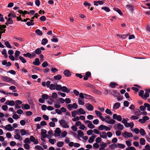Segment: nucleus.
<instances>
[{
    "label": "nucleus",
    "mask_w": 150,
    "mask_h": 150,
    "mask_svg": "<svg viewBox=\"0 0 150 150\" xmlns=\"http://www.w3.org/2000/svg\"><path fill=\"white\" fill-rule=\"evenodd\" d=\"M100 137L104 139L107 138V134L105 132H102L100 133Z\"/></svg>",
    "instance_id": "14"
},
{
    "label": "nucleus",
    "mask_w": 150,
    "mask_h": 150,
    "mask_svg": "<svg viewBox=\"0 0 150 150\" xmlns=\"http://www.w3.org/2000/svg\"><path fill=\"white\" fill-rule=\"evenodd\" d=\"M8 102H9V105L10 106H13L15 104V103L13 100L9 101Z\"/></svg>",
    "instance_id": "55"
},
{
    "label": "nucleus",
    "mask_w": 150,
    "mask_h": 150,
    "mask_svg": "<svg viewBox=\"0 0 150 150\" xmlns=\"http://www.w3.org/2000/svg\"><path fill=\"white\" fill-rule=\"evenodd\" d=\"M140 143L142 145H144L145 144V141L143 138H141L140 139Z\"/></svg>",
    "instance_id": "30"
},
{
    "label": "nucleus",
    "mask_w": 150,
    "mask_h": 150,
    "mask_svg": "<svg viewBox=\"0 0 150 150\" xmlns=\"http://www.w3.org/2000/svg\"><path fill=\"white\" fill-rule=\"evenodd\" d=\"M5 45L6 46V47L9 48H12V47L11 45L9 44V42L8 41H6L5 42Z\"/></svg>",
    "instance_id": "35"
},
{
    "label": "nucleus",
    "mask_w": 150,
    "mask_h": 150,
    "mask_svg": "<svg viewBox=\"0 0 150 150\" xmlns=\"http://www.w3.org/2000/svg\"><path fill=\"white\" fill-rule=\"evenodd\" d=\"M15 57L16 58L18 57L20 54V52L18 50L16 51L15 52Z\"/></svg>",
    "instance_id": "46"
},
{
    "label": "nucleus",
    "mask_w": 150,
    "mask_h": 150,
    "mask_svg": "<svg viewBox=\"0 0 150 150\" xmlns=\"http://www.w3.org/2000/svg\"><path fill=\"white\" fill-rule=\"evenodd\" d=\"M47 132V131L46 130L43 129H41V135L42 137L44 138L46 137H47L46 136Z\"/></svg>",
    "instance_id": "10"
},
{
    "label": "nucleus",
    "mask_w": 150,
    "mask_h": 150,
    "mask_svg": "<svg viewBox=\"0 0 150 150\" xmlns=\"http://www.w3.org/2000/svg\"><path fill=\"white\" fill-rule=\"evenodd\" d=\"M96 136L95 134H93L92 136L90 137L89 140H88V142L90 143H91L94 141L95 139L96 138Z\"/></svg>",
    "instance_id": "6"
},
{
    "label": "nucleus",
    "mask_w": 150,
    "mask_h": 150,
    "mask_svg": "<svg viewBox=\"0 0 150 150\" xmlns=\"http://www.w3.org/2000/svg\"><path fill=\"white\" fill-rule=\"evenodd\" d=\"M23 55L25 57H28L29 58H30L31 57V54L29 52H27L26 54H24Z\"/></svg>",
    "instance_id": "40"
},
{
    "label": "nucleus",
    "mask_w": 150,
    "mask_h": 150,
    "mask_svg": "<svg viewBox=\"0 0 150 150\" xmlns=\"http://www.w3.org/2000/svg\"><path fill=\"white\" fill-rule=\"evenodd\" d=\"M56 141V140L55 139H50L49 140V142L52 144H54Z\"/></svg>",
    "instance_id": "33"
},
{
    "label": "nucleus",
    "mask_w": 150,
    "mask_h": 150,
    "mask_svg": "<svg viewBox=\"0 0 150 150\" xmlns=\"http://www.w3.org/2000/svg\"><path fill=\"white\" fill-rule=\"evenodd\" d=\"M24 142L25 143V144H27V143L30 144V139L28 138H26L25 139L24 141Z\"/></svg>",
    "instance_id": "42"
},
{
    "label": "nucleus",
    "mask_w": 150,
    "mask_h": 150,
    "mask_svg": "<svg viewBox=\"0 0 150 150\" xmlns=\"http://www.w3.org/2000/svg\"><path fill=\"white\" fill-rule=\"evenodd\" d=\"M67 134V132L65 131H64L61 133V136L62 137H64L66 136Z\"/></svg>",
    "instance_id": "47"
},
{
    "label": "nucleus",
    "mask_w": 150,
    "mask_h": 150,
    "mask_svg": "<svg viewBox=\"0 0 150 150\" xmlns=\"http://www.w3.org/2000/svg\"><path fill=\"white\" fill-rule=\"evenodd\" d=\"M118 85L115 82H111L110 83V86L112 88H115L116 86H118Z\"/></svg>",
    "instance_id": "15"
},
{
    "label": "nucleus",
    "mask_w": 150,
    "mask_h": 150,
    "mask_svg": "<svg viewBox=\"0 0 150 150\" xmlns=\"http://www.w3.org/2000/svg\"><path fill=\"white\" fill-rule=\"evenodd\" d=\"M49 97V96L46 94H44L42 96V98L44 100L48 99Z\"/></svg>",
    "instance_id": "25"
},
{
    "label": "nucleus",
    "mask_w": 150,
    "mask_h": 150,
    "mask_svg": "<svg viewBox=\"0 0 150 150\" xmlns=\"http://www.w3.org/2000/svg\"><path fill=\"white\" fill-rule=\"evenodd\" d=\"M71 132L74 137L77 138L79 140H81V139L79 137V136H78V135L76 133L73 132Z\"/></svg>",
    "instance_id": "51"
},
{
    "label": "nucleus",
    "mask_w": 150,
    "mask_h": 150,
    "mask_svg": "<svg viewBox=\"0 0 150 150\" xmlns=\"http://www.w3.org/2000/svg\"><path fill=\"white\" fill-rule=\"evenodd\" d=\"M54 78L55 80H59L62 78V76L60 74L55 76H54Z\"/></svg>",
    "instance_id": "21"
},
{
    "label": "nucleus",
    "mask_w": 150,
    "mask_h": 150,
    "mask_svg": "<svg viewBox=\"0 0 150 150\" xmlns=\"http://www.w3.org/2000/svg\"><path fill=\"white\" fill-rule=\"evenodd\" d=\"M26 132H27L25 130L23 129H21L20 130V132L21 133V135L22 136H23L26 134H28Z\"/></svg>",
    "instance_id": "31"
},
{
    "label": "nucleus",
    "mask_w": 150,
    "mask_h": 150,
    "mask_svg": "<svg viewBox=\"0 0 150 150\" xmlns=\"http://www.w3.org/2000/svg\"><path fill=\"white\" fill-rule=\"evenodd\" d=\"M7 22H8L9 23H9V24H13V21L11 18H10L8 19V20H7Z\"/></svg>",
    "instance_id": "45"
},
{
    "label": "nucleus",
    "mask_w": 150,
    "mask_h": 150,
    "mask_svg": "<svg viewBox=\"0 0 150 150\" xmlns=\"http://www.w3.org/2000/svg\"><path fill=\"white\" fill-rule=\"evenodd\" d=\"M125 150H136V149L134 147L131 146L126 148Z\"/></svg>",
    "instance_id": "64"
},
{
    "label": "nucleus",
    "mask_w": 150,
    "mask_h": 150,
    "mask_svg": "<svg viewBox=\"0 0 150 150\" xmlns=\"http://www.w3.org/2000/svg\"><path fill=\"white\" fill-rule=\"evenodd\" d=\"M95 112L98 116H99L100 117L102 115V113L99 111L96 110Z\"/></svg>",
    "instance_id": "58"
},
{
    "label": "nucleus",
    "mask_w": 150,
    "mask_h": 150,
    "mask_svg": "<svg viewBox=\"0 0 150 150\" xmlns=\"http://www.w3.org/2000/svg\"><path fill=\"white\" fill-rule=\"evenodd\" d=\"M78 114V111L76 110H74L71 112L72 116L73 117H75L76 115Z\"/></svg>",
    "instance_id": "28"
},
{
    "label": "nucleus",
    "mask_w": 150,
    "mask_h": 150,
    "mask_svg": "<svg viewBox=\"0 0 150 150\" xmlns=\"http://www.w3.org/2000/svg\"><path fill=\"white\" fill-rule=\"evenodd\" d=\"M46 17L45 16H42L40 18V20L42 22L45 21L46 20Z\"/></svg>",
    "instance_id": "50"
},
{
    "label": "nucleus",
    "mask_w": 150,
    "mask_h": 150,
    "mask_svg": "<svg viewBox=\"0 0 150 150\" xmlns=\"http://www.w3.org/2000/svg\"><path fill=\"white\" fill-rule=\"evenodd\" d=\"M56 85V83H55L54 84H51L49 88L51 90H55V89Z\"/></svg>",
    "instance_id": "20"
},
{
    "label": "nucleus",
    "mask_w": 150,
    "mask_h": 150,
    "mask_svg": "<svg viewBox=\"0 0 150 150\" xmlns=\"http://www.w3.org/2000/svg\"><path fill=\"white\" fill-rule=\"evenodd\" d=\"M120 104L119 103H116L114 104L113 106V108L116 109L118 108L120 106Z\"/></svg>",
    "instance_id": "13"
},
{
    "label": "nucleus",
    "mask_w": 150,
    "mask_h": 150,
    "mask_svg": "<svg viewBox=\"0 0 150 150\" xmlns=\"http://www.w3.org/2000/svg\"><path fill=\"white\" fill-rule=\"evenodd\" d=\"M33 64L36 66H39L40 64L39 59L38 58H36L35 59V61L33 62Z\"/></svg>",
    "instance_id": "11"
},
{
    "label": "nucleus",
    "mask_w": 150,
    "mask_h": 150,
    "mask_svg": "<svg viewBox=\"0 0 150 150\" xmlns=\"http://www.w3.org/2000/svg\"><path fill=\"white\" fill-rule=\"evenodd\" d=\"M48 42V40L47 39L45 38L43 39L41 42V44L42 45H45Z\"/></svg>",
    "instance_id": "24"
},
{
    "label": "nucleus",
    "mask_w": 150,
    "mask_h": 150,
    "mask_svg": "<svg viewBox=\"0 0 150 150\" xmlns=\"http://www.w3.org/2000/svg\"><path fill=\"white\" fill-rule=\"evenodd\" d=\"M61 90L63 92H67L69 93L70 92V90L68 89L65 86H63L62 87Z\"/></svg>",
    "instance_id": "8"
},
{
    "label": "nucleus",
    "mask_w": 150,
    "mask_h": 150,
    "mask_svg": "<svg viewBox=\"0 0 150 150\" xmlns=\"http://www.w3.org/2000/svg\"><path fill=\"white\" fill-rule=\"evenodd\" d=\"M35 33L40 36H41L43 34L42 33L40 29L36 30L35 31Z\"/></svg>",
    "instance_id": "23"
},
{
    "label": "nucleus",
    "mask_w": 150,
    "mask_h": 150,
    "mask_svg": "<svg viewBox=\"0 0 150 150\" xmlns=\"http://www.w3.org/2000/svg\"><path fill=\"white\" fill-rule=\"evenodd\" d=\"M1 79L3 81L11 83L13 84L15 83V81L14 80L10 78L7 76H2L1 77Z\"/></svg>",
    "instance_id": "1"
},
{
    "label": "nucleus",
    "mask_w": 150,
    "mask_h": 150,
    "mask_svg": "<svg viewBox=\"0 0 150 150\" xmlns=\"http://www.w3.org/2000/svg\"><path fill=\"white\" fill-rule=\"evenodd\" d=\"M54 132H55L54 136L57 137L59 136L61 132L60 129L58 127L57 128Z\"/></svg>",
    "instance_id": "5"
},
{
    "label": "nucleus",
    "mask_w": 150,
    "mask_h": 150,
    "mask_svg": "<svg viewBox=\"0 0 150 150\" xmlns=\"http://www.w3.org/2000/svg\"><path fill=\"white\" fill-rule=\"evenodd\" d=\"M144 105L145 107L147 108V110L150 111V105L147 103H145Z\"/></svg>",
    "instance_id": "41"
},
{
    "label": "nucleus",
    "mask_w": 150,
    "mask_h": 150,
    "mask_svg": "<svg viewBox=\"0 0 150 150\" xmlns=\"http://www.w3.org/2000/svg\"><path fill=\"white\" fill-rule=\"evenodd\" d=\"M122 135L125 138H127L126 136L128 137H133V135L132 133L127 131H125L124 133H122Z\"/></svg>",
    "instance_id": "4"
},
{
    "label": "nucleus",
    "mask_w": 150,
    "mask_h": 150,
    "mask_svg": "<svg viewBox=\"0 0 150 150\" xmlns=\"http://www.w3.org/2000/svg\"><path fill=\"white\" fill-rule=\"evenodd\" d=\"M88 126L90 129H93L95 127V126L92 124L91 122L89 124H88Z\"/></svg>",
    "instance_id": "38"
},
{
    "label": "nucleus",
    "mask_w": 150,
    "mask_h": 150,
    "mask_svg": "<svg viewBox=\"0 0 150 150\" xmlns=\"http://www.w3.org/2000/svg\"><path fill=\"white\" fill-rule=\"evenodd\" d=\"M113 96H114L117 97V96L118 95H120V93L117 92L116 91H113Z\"/></svg>",
    "instance_id": "43"
},
{
    "label": "nucleus",
    "mask_w": 150,
    "mask_h": 150,
    "mask_svg": "<svg viewBox=\"0 0 150 150\" xmlns=\"http://www.w3.org/2000/svg\"><path fill=\"white\" fill-rule=\"evenodd\" d=\"M123 104L125 106L127 107L129 106V103L127 101H125L124 102Z\"/></svg>",
    "instance_id": "60"
},
{
    "label": "nucleus",
    "mask_w": 150,
    "mask_h": 150,
    "mask_svg": "<svg viewBox=\"0 0 150 150\" xmlns=\"http://www.w3.org/2000/svg\"><path fill=\"white\" fill-rule=\"evenodd\" d=\"M144 93V91L142 90H141L139 92V95L140 96L143 97Z\"/></svg>",
    "instance_id": "53"
},
{
    "label": "nucleus",
    "mask_w": 150,
    "mask_h": 150,
    "mask_svg": "<svg viewBox=\"0 0 150 150\" xmlns=\"http://www.w3.org/2000/svg\"><path fill=\"white\" fill-rule=\"evenodd\" d=\"M117 145L119 148L120 149H123L125 147V145L121 144L118 143L117 144Z\"/></svg>",
    "instance_id": "48"
},
{
    "label": "nucleus",
    "mask_w": 150,
    "mask_h": 150,
    "mask_svg": "<svg viewBox=\"0 0 150 150\" xmlns=\"http://www.w3.org/2000/svg\"><path fill=\"white\" fill-rule=\"evenodd\" d=\"M2 109L4 111H6L8 109V107L6 105H3L2 107Z\"/></svg>",
    "instance_id": "62"
},
{
    "label": "nucleus",
    "mask_w": 150,
    "mask_h": 150,
    "mask_svg": "<svg viewBox=\"0 0 150 150\" xmlns=\"http://www.w3.org/2000/svg\"><path fill=\"white\" fill-rule=\"evenodd\" d=\"M86 108L89 111H92L93 110V107L91 105L89 104L87 106Z\"/></svg>",
    "instance_id": "29"
},
{
    "label": "nucleus",
    "mask_w": 150,
    "mask_h": 150,
    "mask_svg": "<svg viewBox=\"0 0 150 150\" xmlns=\"http://www.w3.org/2000/svg\"><path fill=\"white\" fill-rule=\"evenodd\" d=\"M59 122L60 125L64 128H69V126L68 125L67 122L64 120H62L59 121Z\"/></svg>",
    "instance_id": "2"
},
{
    "label": "nucleus",
    "mask_w": 150,
    "mask_h": 150,
    "mask_svg": "<svg viewBox=\"0 0 150 150\" xmlns=\"http://www.w3.org/2000/svg\"><path fill=\"white\" fill-rule=\"evenodd\" d=\"M113 127L115 129H119L121 130H122L124 129V127L121 124L118 123L115 124L114 126Z\"/></svg>",
    "instance_id": "3"
},
{
    "label": "nucleus",
    "mask_w": 150,
    "mask_h": 150,
    "mask_svg": "<svg viewBox=\"0 0 150 150\" xmlns=\"http://www.w3.org/2000/svg\"><path fill=\"white\" fill-rule=\"evenodd\" d=\"M48 66V64L47 62L45 61L42 64V66L43 67H45Z\"/></svg>",
    "instance_id": "56"
},
{
    "label": "nucleus",
    "mask_w": 150,
    "mask_h": 150,
    "mask_svg": "<svg viewBox=\"0 0 150 150\" xmlns=\"http://www.w3.org/2000/svg\"><path fill=\"white\" fill-rule=\"evenodd\" d=\"M30 106L27 104H25V105L23 104L22 105V108L23 110H27L30 109Z\"/></svg>",
    "instance_id": "9"
},
{
    "label": "nucleus",
    "mask_w": 150,
    "mask_h": 150,
    "mask_svg": "<svg viewBox=\"0 0 150 150\" xmlns=\"http://www.w3.org/2000/svg\"><path fill=\"white\" fill-rule=\"evenodd\" d=\"M139 132L140 134L142 136L145 135L146 134L143 128L140 129L139 130Z\"/></svg>",
    "instance_id": "19"
},
{
    "label": "nucleus",
    "mask_w": 150,
    "mask_h": 150,
    "mask_svg": "<svg viewBox=\"0 0 150 150\" xmlns=\"http://www.w3.org/2000/svg\"><path fill=\"white\" fill-rule=\"evenodd\" d=\"M105 112L106 113H107V114H110V115H112V112L110 110H109L108 109H107L105 110Z\"/></svg>",
    "instance_id": "63"
},
{
    "label": "nucleus",
    "mask_w": 150,
    "mask_h": 150,
    "mask_svg": "<svg viewBox=\"0 0 150 150\" xmlns=\"http://www.w3.org/2000/svg\"><path fill=\"white\" fill-rule=\"evenodd\" d=\"M19 58L21 61L22 63H25L26 62V61L25 59V58L22 57L21 56H19Z\"/></svg>",
    "instance_id": "27"
},
{
    "label": "nucleus",
    "mask_w": 150,
    "mask_h": 150,
    "mask_svg": "<svg viewBox=\"0 0 150 150\" xmlns=\"http://www.w3.org/2000/svg\"><path fill=\"white\" fill-rule=\"evenodd\" d=\"M101 9L104 10L107 12H109L110 11L109 8L107 7H103L101 8Z\"/></svg>",
    "instance_id": "39"
},
{
    "label": "nucleus",
    "mask_w": 150,
    "mask_h": 150,
    "mask_svg": "<svg viewBox=\"0 0 150 150\" xmlns=\"http://www.w3.org/2000/svg\"><path fill=\"white\" fill-rule=\"evenodd\" d=\"M84 95L85 96V98L86 99H90L92 96L90 95H88L86 94H84Z\"/></svg>",
    "instance_id": "49"
},
{
    "label": "nucleus",
    "mask_w": 150,
    "mask_h": 150,
    "mask_svg": "<svg viewBox=\"0 0 150 150\" xmlns=\"http://www.w3.org/2000/svg\"><path fill=\"white\" fill-rule=\"evenodd\" d=\"M78 135L79 137H81L84 135V134L82 131L81 130H79L78 131Z\"/></svg>",
    "instance_id": "32"
},
{
    "label": "nucleus",
    "mask_w": 150,
    "mask_h": 150,
    "mask_svg": "<svg viewBox=\"0 0 150 150\" xmlns=\"http://www.w3.org/2000/svg\"><path fill=\"white\" fill-rule=\"evenodd\" d=\"M35 148L38 150H44L43 148L39 145H37L35 146Z\"/></svg>",
    "instance_id": "52"
},
{
    "label": "nucleus",
    "mask_w": 150,
    "mask_h": 150,
    "mask_svg": "<svg viewBox=\"0 0 150 150\" xmlns=\"http://www.w3.org/2000/svg\"><path fill=\"white\" fill-rule=\"evenodd\" d=\"M64 144L63 142H57V145L59 147H61L63 146Z\"/></svg>",
    "instance_id": "37"
},
{
    "label": "nucleus",
    "mask_w": 150,
    "mask_h": 150,
    "mask_svg": "<svg viewBox=\"0 0 150 150\" xmlns=\"http://www.w3.org/2000/svg\"><path fill=\"white\" fill-rule=\"evenodd\" d=\"M30 145L28 144H25L24 145V147L27 150L30 149Z\"/></svg>",
    "instance_id": "54"
},
{
    "label": "nucleus",
    "mask_w": 150,
    "mask_h": 150,
    "mask_svg": "<svg viewBox=\"0 0 150 150\" xmlns=\"http://www.w3.org/2000/svg\"><path fill=\"white\" fill-rule=\"evenodd\" d=\"M143 119L145 123L146 120H149V117L147 116H144L143 117Z\"/></svg>",
    "instance_id": "61"
},
{
    "label": "nucleus",
    "mask_w": 150,
    "mask_h": 150,
    "mask_svg": "<svg viewBox=\"0 0 150 150\" xmlns=\"http://www.w3.org/2000/svg\"><path fill=\"white\" fill-rule=\"evenodd\" d=\"M64 74L67 77H69L71 75L70 72L68 70H65L64 72Z\"/></svg>",
    "instance_id": "12"
},
{
    "label": "nucleus",
    "mask_w": 150,
    "mask_h": 150,
    "mask_svg": "<svg viewBox=\"0 0 150 150\" xmlns=\"http://www.w3.org/2000/svg\"><path fill=\"white\" fill-rule=\"evenodd\" d=\"M56 87H55V89L57 91H60L61 90V89L62 88V86H61V85H58L57 84V83H56Z\"/></svg>",
    "instance_id": "22"
},
{
    "label": "nucleus",
    "mask_w": 150,
    "mask_h": 150,
    "mask_svg": "<svg viewBox=\"0 0 150 150\" xmlns=\"http://www.w3.org/2000/svg\"><path fill=\"white\" fill-rule=\"evenodd\" d=\"M126 6L130 10L132 11L133 10V6L131 5H129Z\"/></svg>",
    "instance_id": "44"
},
{
    "label": "nucleus",
    "mask_w": 150,
    "mask_h": 150,
    "mask_svg": "<svg viewBox=\"0 0 150 150\" xmlns=\"http://www.w3.org/2000/svg\"><path fill=\"white\" fill-rule=\"evenodd\" d=\"M79 112L80 114H85L86 113V112L82 108H80L79 109Z\"/></svg>",
    "instance_id": "26"
},
{
    "label": "nucleus",
    "mask_w": 150,
    "mask_h": 150,
    "mask_svg": "<svg viewBox=\"0 0 150 150\" xmlns=\"http://www.w3.org/2000/svg\"><path fill=\"white\" fill-rule=\"evenodd\" d=\"M104 127V125H101L98 127V129L99 130H103L105 129Z\"/></svg>",
    "instance_id": "57"
},
{
    "label": "nucleus",
    "mask_w": 150,
    "mask_h": 150,
    "mask_svg": "<svg viewBox=\"0 0 150 150\" xmlns=\"http://www.w3.org/2000/svg\"><path fill=\"white\" fill-rule=\"evenodd\" d=\"M113 10L116 11H117L120 15H122V13L121 12V10L117 8H114Z\"/></svg>",
    "instance_id": "18"
},
{
    "label": "nucleus",
    "mask_w": 150,
    "mask_h": 150,
    "mask_svg": "<svg viewBox=\"0 0 150 150\" xmlns=\"http://www.w3.org/2000/svg\"><path fill=\"white\" fill-rule=\"evenodd\" d=\"M29 139H30V141H31V142H34L35 141V139L33 136H30Z\"/></svg>",
    "instance_id": "59"
},
{
    "label": "nucleus",
    "mask_w": 150,
    "mask_h": 150,
    "mask_svg": "<svg viewBox=\"0 0 150 150\" xmlns=\"http://www.w3.org/2000/svg\"><path fill=\"white\" fill-rule=\"evenodd\" d=\"M105 122L108 124H113L115 123V121L114 119H111L110 120H105Z\"/></svg>",
    "instance_id": "16"
},
{
    "label": "nucleus",
    "mask_w": 150,
    "mask_h": 150,
    "mask_svg": "<svg viewBox=\"0 0 150 150\" xmlns=\"http://www.w3.org/2000/svg\"><path fill=\"white\" fill-rule=\"evenodd\" d=\"M14 137L16 139H19V140L20 141L22 140V138L21 139H20L21 136L18 134H17L16 135H15L14 136Z\"/></svg>",
    "instance_id": "36"
},
{
    "label": "nucleus",
    "mask_w": 150,
    "mask_h": 150,
    "mask_svg": "<svg viewBox=\"0 0 150 150\" xmlns=\"http://www.w3.org/2000/svg\"><path fill=\"white\" fill-rule=\"evenodd\" d=\"M5 129L9 131H12L14 129V128L11 124H8L6 125Z\"/></svg>",
    "instance_id": "7"
},
{
    "label": "nucleus",
    "mask_w": 150,
    "mask_h": 150,
    "mask_svg": "<svg viewBox=\"0 0 150 150\" xmlns=\"http://www.w3.org/2000/svg\"><path fill=\"white\" fill-rule=\"evenodd\" d=\"M107 146V144L105 143H102L100 145V147L99 148V150H105V149H104Z\"/></svg>",
    "instance_id": "17"
},
{
    "label": "nucleus",
    "mask_w": 150,
    "mask_h": 150,
    "mask_svg": "<svg viewBox=\"0 0 150 150\" xmlns=\"http://www.w3.org/2000/svg\"><path fill=\"white\" fill-rule=\"evenodd\" d=\"M34 52H35L36 54L38 55L40 54L42 52L41 49L39 48L36 49Z\"/></svg>",
    "instance_id": "34"
}]
</instances>
